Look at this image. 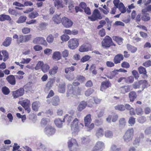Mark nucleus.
I'll return each mask as SVG.
<instances>
[{
    "label": "nucleus",
    "instance_id": "1",
    "mask_svg": "<svg viewBox=\"0 0 151 151\" xmlns=\"http://www.w3.org/2000/svg\"><path fill=\"white\" fill-rule=\"evenodd\" d=\"M80 125H81L82 127H83V124L79 123V120L77 118H75L70 124V127L72 133H77L80 130Z\"/></svg>",
    "mask_w": 151,
    "mask_h": 151
},
{
    "label": "nucleus",
    "instance_id": "2",
    "mask_svg": "<svg viewBox=\"0 0 151 151\" xmlns=\"http://www.w3.org/2000/svg\"><path fill=\"white\" fill-rule=\"evenodd\" d=\"M134 131L133 128L128 129L125 132L123 136L124 142H128L132 140L134 135Z\"/></svg>",
    "mask_w": 151,
    "mask_h": 151
},
{
    "label": "nucleus",
    "instance_id": "3",
    "mask_svg": "<svg viewBox=\"0 0 151 151\" xmlns=\"http://www.w3.org/2000/svg\"><path fill=\"white\" fill-rule=\"evenodd\" d=\"M101 44L102 46L106 47H109L111 45L115 46V45L113 43L112 39L108 36H106L105 37Z\"/></svg>",
    "mask_w": 151,
    "mask_h": 151
},
{
    "label": "nucleus",
    "instance_id": "4",
    "mask_svg": "<svg viewBox=\"0 0 151 151\" xmlns=\"http://www.w3.org/2000/svg\"><path fill=\"white\" fill-rule=\"evenodd\" d=\"M102 18L99 11L97 9H95L91 16L88 17V18L92 21H95L98 19H101Z\"/></svg>",
    "mask_w": 151,
    "mask_h": 151
},
{
    "label": "nucleus",
    "instance_id": "5",
    "mask_svg": "<svg viewBox=\"0 0 151 151\" xmlns=\"http://www.w3.org/2000/svg\"><path fill=\"white\" fill-rule=\"evenodd\" d=\"M78 45V41L76 38L71 39L68 42V46L69 48L72 50L77 48Z\"/></svg>",
    "mask_w": 151,
    "mask_h": 151
},
{
    "label": "nucleus",
    "instance_id": "6",
    "mask_svg": "<svg viewBox=\"0 0 151 151\" xmlns=\"http://www.w3.org/2000/svg\"><path fill=\"white\" fill-rule=\"evenodd\" d=\"M55 131V129L51 126H47L44 130V132L48 136L54 134Z\"/></svg>",
    "mask_w": 151,
    "mask_h": 151
},
{
    "label": "nucleus",
    "instance_id": "7",
    "mask_svg": "<svg viewBox=\"0 0 151 151\" xmlns=\"http://www.w3.org/2000/svg\"><path fill=\"white\" fill-rule=\"evenodd\" d=\"M62 22L63 25L66 28L70 27L73 24V22L65 17L62 18Z\"/></svg>",
    "mask_w": 151,
    "mask_h": 151
},
{
    "label": "nucleus",
    "instance_id": "8",
    "mask_svg": "<svg viewBox=\"0 0 151 151\" xmlns=\"http://www.w3.org/2000/svg\"><path fill=\"white\" fill-rule=\"evenodd\" d=\"M24 91L23 88H20L16 91L13 92V96L15 98H17L19 96H22L24 94Z\"/></svg>",
    "mask_w": 151,
    "mask_h": 151
},
{
    "label": "nucleus",
    "instance_id": "9",
    "mask_svg": "<svg viewBox=\"0 0 151 151\" xmlns=\"http://www.w3.org/2000/svg\"><path fill=\"white\" fill-rule=\"evenodd\" d=\"M33 42L35 44H40L47 46V43L45 39L42 37H37L34 40Z\"/></svg>",
    "mask_w": 151,
    "mask_h": 151
},
{
    "label": "nucleus",
    "instance_id": "10",
    "mask_svg": "<svg viewBox=\"0 0 151 151\" xmlns=\"http://www.w3.org/2000/svg\"><path fill=\"white\" fill-rule=\"evenodd\" d=\"M104 146V143L101 141H98L91 151H101L102 148Z\"/></svg>",
    "mask_w": 151,
    "mask_h": 151
},
{
    "label": "nucleus",
    "instance_id": "11",
    "mask_svg": "<svg viewBox=\"0 0 151 151\" xmlns=\"http://www.w3.org/2000/svg\"><path fill=\"white\" fill-rule=\"evenodd\" d=\"M111 83L109 81H103L101 83L100 90L104 91L105 89L111 86Z\"/></svg>",
    "mask_w": 151,
    "mask_h": 151
},
{
    "label": "nucleus",
    "instance_id": "12",
    "mask_svg": "<svg viewBox=\"0 0 151 151\" xmlns=\"http://www.w3.org/2000/svg\"><path fill=\"white\" fill-rule=\"evenodd\" d=\"M68 90L67 93V96L68 97L70 96L74 95L75 94L73 91V86L71 84H69L67 86Z\"/></svg>",
    "mask_w": 151,
    "mask_h": 151
},
{
    "label": "nucleus",
    "instance_id": "13",
    "mask_svg": "<svg viewBox=\"0 0 151 151\" xmlns=\"http://www.w3.org/2000/svg\"><path fill=\"white\" fill-rule=\"evenodd\" d=\"M123 59L124 57L123 55L121 54H119L115 56L113 61L115 64H117L120 63L121 61L123 60Z\"/></svg>",
    "mask_w": 151,
    "mask_h": 151
},
{
    "label": "nucleus",
    "instance_id": "14",
    "mask_svg": "<svg viewBox=\"0 0 151 151\" xmlns=\"http://www.w3.org/2000/svg\"><path fill=\"white\" fill-rule=\"evenodd\" d=\"M118 116L115 114H113L112 115H109L106 119V121L108 122H111V120L112 118V121L113 122H115L117 120L118 118Z\"/></svg>",
    "mask_w": 151,
    "mask_h": 151
},
{
    "label": "nucleus",
    "instance_id": "15",
    "mask_svg": "<svg viewBox=\"0 0 151 151\" xmlns=\"http://www.w3.org/2000/svg\"><path fill=\"white\" fill-rule=\"evenodd\" d=\"M6 80L11 84L13 85L15 84L16 80L14 76L13 75H10L7 77Z\"/></svg>",
    "mask_w": 151,
    "mask_h": 151
},
{
    "label": "nucleus",
    "instance_id": "16",
    "mask_svg": "<svg viewBox=\"0 0 151 151\" xmlns=\"http://www.w3.org/2000/svg\"><path fill=\"white\" fill-rule=\"evenodd\" d=\"M91 49L90 45L88 44H86L82 45L79 49L81 52L88 51Z\"/></svg>",
    "mask_w": 151,
    "mask_h": 151
},
{
    "label": "nucleus",
    "instance_id": "17",
    "mask_svg": "<svg viewBox=\"0 0 151 151\" xmlns=\"http://www.w3.org/2000/svg\"><path fill=\"white\" fill-rule=\"evenodd\" d=\"M104 134V130L103 128H98L96 133V136L98 138L102 137Z\"/></svg>",
    "mask_w": 151,
    "mask_h": 151
},
{
    "label": "nucleus",
    "instance_id": "18",
    "mask_svg": "<svg viewBox=\"0 0 151 151\" xmlns=\"http://www.w3.org/2000/svg\"><path fill=\"white\" fill-rule=\"evenodd\" d=\"M84 121L85 126H88V125L91 123V114H88L84 117Z\"/></svg>",
    "mask_w": 151,
    "mask_h": 151
},
{
    "label": "nucleus",
    "instance_id": "19",
    "mask_svg": "<svg viewBox=\"0 0 151 151\" xmlns=\"http://www.w3.org/2000/svg\"><path fill=\"white\" fill-rule=\"evenodd\" d=\"M54 1V5L57 9L60 7L63 8V6L62 4V0H52Z\"/></svg>",
    "mask_w": 151,
    "mask_h": 151
},
{
    "label": "nucleus",
    "instance_id": "20",
    "mask_svg": "<svg viewBox=\"0 0 151 151\" xmlns=\"http://www.w3.org/2000/svg\"><path fill=\"white\" fill-rule=\"evenodd\" d=\"M65 83L60 84L58 86V91L61 93H64L65 92Z\"/></svg>",
    "mask_w": 151,
    "mask_h": 151
},
{
    "label": "nucleus",
    "instance_id": "21",
    "mask_svg": "<svg viewBox=\"0 0 151 151\" xmlns=\"http://www.w3.org/2000/svg\"><path fill=\"white\" fill-rule=\"evenodd\" d=\"M11 19L10 17L8 15L2 14L0 15V21H4L5 20L10 21Z\"/></svg>",
    "mask_w": 151,
    "mask_h": 151
},
{
    "label": "nucleus",
    "instance_id": "22",
    "mask_svg": "<svg viewBox=\"0 0 151 151\" xmlns=\"http://www.w3.org/2000/svg\"><path fill=\"white\" fill-rule=\"evenodd\" d=\"M129 97L130 101L132 102L136 98L137 94L134 91H131L129 93Z\"/></svg>",
    "mask_w": 151,
    "mask_h": 151
},
{
    "label": "nucleus",
    "instance_id": "23",
    "mask_svg": "<svg viewBox=\"0 0 151 151\" xmlns=\"http://www.w3.org/2000/svg\"><path fill=\"white\" fill-rule=\"evenodd\" d=\"M54 122L55 125L58 127L61 128L62 127L63 120H62L59 118L55 120Z\"/></svg>",
    "mask_w": 151,
    "mask_h": 151
},
{
    "label": "nucleus",
    "instance_id": "24",
    "mask_svg": "<svg viewBox=\"0 0 151 151\" xmlns=\"http://www.w3.org/2000/svg\"><path fill=\"white\" fill-rule=\"evenodd\" d=\"M58 70V67L56 65H55L49 70V73L50 75H54L57 73Z\"/></svg>",
    "mask_w": 151,
    "mask_h": 151
},
{
    "label": "nucleus",
    "instance_id": "25",
    "mask_svg": "<svg viewBox=\"0 0 151 151\" xmlns=\"http://www.w3.org/2000/svg\"><path fill=\"white\" fill-rule=\"evenodd\" d=\"M53 20L56 24H59L62 22V19L60 15H54L52 18Z\"/></svg>",
    "mask_w": 151,
    "mask_h": 151
},
{
    "label": "nucleus",
    "instance_id": "26",
    "mask_svg": "<svg viewBox=\"0 0 151 151\" xmlns=\"http://www.w3.org/2000/svg\"><path fill=\"white\" fill-rule=\"evenodd\" d=\"M54 60H60L61 58L60 53L59 52H55L54 53L52 56Z\"/></svg>",
    "mask_w": 151,
    "mask_h": 151
},
{
    "label": "nucleus",
    "instance_id": "27",
    "mask_svg": "<svg viewBox=\"0 0 151 151\" xmlns=\"http://www.w3.org/2000/svg\"><path fill=\"white\" fill-rule=\"evenodd\" d=\"M12 40V39L11 38L7 37L3 42V45L4 46L8 47L11 44Z\"/></svg>",
    "mask_w": 151,
    "mask_h": 151
},
{
    "label": "nucleus",
    "instance_id": "28",
    "mask_svg": "<svg viewBox=\"0 0 151 151\" xmlns=\"http://www.w3.org/2000/svg\"><path fill=\"white\" fill-rule=\"evenodd\" d=\"M74 116L73 115H69L68 114L65 115L63 119V122H65V120L66 119L68 123H70L72 120H73Z\"/></svg>",
    "mask_w": 151,
    "mask_h": 151
},
{
    "label": "nucleus",
    "instance_id": "29",
    "mask_svg": "<svg viewBox=\"0 0 151 151\" xmlns=\"http://www.w3.org/2000/svg\"><path fill=\"white\" fill-rule=\"evenodd\" d=\"M130 87L131 86H129L122 87L120 89L121 92L122 93H125L129 92L130 89Z\"/></svg>",
    "mask_w": 151,
    "mask_h": 151
},
{
    "label": "nucleus",
    "instance_id": "30",
    "mask_svg": "<svg viewBox=\"0 0 151 151\" xmlns=\"http://www.w3.org/2000/svg\"><path fill=\"white\" fill-rule=\"evenodd\" d=\"M128 50L130 51L132 53L135 52L137 50V48L134 46H133L129 44H127V45Z\"/></svg>",
    "mask_w": 151,
    "mask_h": 151
},
{
    "label": "nucleus",
    "instance_id": "31",
    "mask_svg": "<svg viewBox=\"0 0 151 151\" xmlns=\"http://www.w3.org/2000/svg\"><path fill=\"white\" fill-rule=\"evenodd\" d=\"M113 133L111 131L108 130L106 131L104 133L105 136L107 138H111L113 136Z\"/></svg>",
    "mask_w": 151,
    "mask_h": 151
},
{
    "label": "nucleus",
    "instance_id": "32",
    "mask_svg": "<svg viewBox=\"0 0 151 151\" xmlns=\"http://www.w3.org/2000/svg\"><path fill=\"white\" fill-rule=\"evenodd\" d=\"M138 70L140 74H142L144 75H147L146 69L144 67L141 66L138 68Z\"/></svg>",
    "mask_w": 151,
    "mask_h": 151
},
{
    "label": "nucleus",
    "instance_id": "33",
    "mask_svg": "<svg viewBox=\"0 0 151 151\" xmlns=\"http://www.w3.org/2000/svg\"><path fill=\"white\" fill-rule=\"evenodd\" d=\"M113 40L116 41L119 45H121L122 43L123 39L121 37H119L116 36L113 37Z\"/></svg>",
    "mask_w": 151,
    "mask_h": 151
},
{
    "label": "nucleus",
    "instance_id": "34",
    "mask_svg": "<svg viewBox=\"0 0 151 151\" xmlns=\"http://www.w3.org/2000/svg\"><path fill=\"white\" fill-rule=\"evenodd\" d=\"M115 109L120 111H123L125 109V107L123 104H118L115 107Z\"/></svg>",
    "mask_w": 151,
    "mask_h": 151
},
{
    "label": "nucleus",
    "instance_id": "35",
    "mask_svg": "<svg viewBox=\"0 0 151 151\" xmlns=\"http://www.w3.org/2000/svg\"><path fill=\"white\" fill-rule=\"evenodd\" d=\"M141 82L142 80L135 82L133 85V88L135 89L139 88L141 86Z\"/></svg>",
    "mask_w": 151,
    "mask_h": 151
},
{
    "label": "nucleus",
    "instance_id": "36",
    "mask_svg": "<svg viewBox=\"0 0 151 151\" xmlns=\"http://www.w3.org/2000/svg\"><path fill=\"white\" fill-rule=\"evenodd\" d=\"M120 150V148L117 147V146L114 144H112L110 147V151H119Z\"/></svg>",
    "mask_w": 151,
    "mask_h": 151
},
{
    "label": "nucleus",
    "instance_id": "37",
    "mask_svg": "<svg viewBox=\"0 0 151 151\" xmlns=\"http://www.w3.org/2000/svg\"><path fill=\"white\" fill-rule=\"evenodd\" d=\"M27 19V17L24 16L20 17L18 20L16 21L18 23H21L24 22Z\"/></svg>",
    "mask_w": 151,
    "mask_h": 151
},
{
    "label": "nucleus",
    "instance_id": "38",
    "mask_svg": "<svg viewBox=\"0 0 151 151\" xmlns=\"http://www.w3.org/2000/svg\"><path fill=\"white\" fill-rule=\"evenodd\" d=\"M71 146L70 147H68L70 151H75L76 150L78 147V145L77 142Z\"/></svg>",
    "mask_w": 151,
    "mask_h": 151
},
{
    "label": "nucleus",
    "instance_id": "39",
    "mask_svg": "<svg viewBox=\"0 0 151 151\" xmlns=\"http://www.w3.org/2000/svg\"><path fill=\"white\" fill-rule=\"evenodd\" d=\"M39 16L38 13L36 12H33L29 15V17L31 19H34Z\"/></svg>",
    "mask_w": 151,
    "mask_h": 151
},
{
    "label": "nucleus",
    "instance_id": "40",
    "mask_svg": "<svg viewBox=\"0 0 151 151\" xmlns=\"http://www.w3.org/2000/svg\"><path fill=\"white\" fill-rule=\"evenodd\" d=\"M8 12L9 14L16 16H17V15L19 14L17 10L11 8H10L9 9Z\"/></svg>",
    "mask_w": 151,
    "mask_h": 151
},
{
    "label": "nucleus",
    "instance_id": "41",
    "mask_svg": "<svg viewBox=\"0 0 151 151\" xmlns=\"http://www.w3.org/2000/svg\"><path fill=\"white\" fill-rule=\"evenodd\" d=\"M50 120L48 118L43 119H42L41 124V126H44L50 122Z\"/></svg>",
    "mask_w": 151,
    "mask_h": 151
},
{
    "label": "nucleus",
    "instance_id": "42",
    "mask_svg": "<svg viewBox=\"0 0 151 151\" xmlns=\"http://www.w3.org/2000/svg\"><path fill=\"white\" fill-rule=\"evenodd\" d=\"M54 37L52 35H49L47 37L46 40L47 42L49 43H51L53 42Z\"/></svg>",
    "mask_w": 151,
    "mask_h": 151
},
{
    "label": "nucleus",
    "instance_id": "43",
    "mask_svg": "<svg viewBox=\"0 0 151 151\" xmlns=\"http://www.w3.org/2000/svg\"><path fill=\"white\" fill-rule=\"evenodd\" d=\"M93 92V89L91 88H90L88 89L85 92V95L86 96H88L92 94Z\"/></svg>",
    "mask_w": 151,
    "mask_h": 151
},
{
    "label": "nucleus",
    "instance_id": "44",
    "mask_svg": "<svg viewBox=\"0 0 151 151\" xmlns=\"http://www.w3.org/2000/svg\"><path fill=\"white\" fill-rule=\"evenodd\" d=\"M50 68L49 66L47 64H44L41 68L42 71L44 73H46L47 71Z\"/></svg>",
    "mask_w": 151,
    "mask_h": 151
},
{
    "label": "nucleus",
    "instance_id": "45",
    "mask_svg": "<svg viewBox=\"0 0 151 151\" xmlns=\"http://www.w3.org/2000/svg\"><path fill=\"white\" fill-rule=\"evenodd\" d=\"M141 18L143 21H147L150 19V17L148 14H145L142 15Z\"/></svg>",
    "mask_w": 151,
    "mask_h": 151
},
{
    "label": "nucleus",
    "instance_id": "46",
    "mask_svg": "<svg viewBox=\"0 0 151 151\" xmlns=\"http://www.w3.org/2000/svg\"><path fill=\"white\" fill-rule=\"evenodd\" d=\"M134 81V77L133 76H130L126 78L125 80V82L128 83H132Z\"/></svg>",
    "mask_w": 151,
    "mask_h": 151
},
{
    "label": "nucleus",
    "instance_id": "47",
    "mask_svg": "<svg viewBox=\"0 0 151 151\" xmlns=\"http://www.w3.org/2000/svg\"><path fill=\"white\" fill-rule=\"evenodd\" d=\"M44 64L43 62L41 61H39L37 64L35 69L36 70H38L40 68H42Z\"/></svg>",
    "mask_w": 151,
    "mask_h": 151
},
{
    "label": "nucleus",
    "instance_id": "48",
    "mask_svg": "<svg viewBox=\"0 0 151 151\" xmlns=\"http://www.w3.org/2000/svg\"><path fill=\"white\" fill-rule=\"evenodd\" d=\"M31 60V59L30 58H23L21 60L20 63L22 64H28L30 62Z\"/></svg>",
    "mask_w": 151,
    "mask_h": 151
},
{
    "label": "nucleus",
    "instance_id": "49",
    "mask_svg": "<svg viewBox=\"0 0 151 151\" xmlns=\"http://www.w3.org/2000/svg\"><path fill=\"white\" fill-rule=\"evenodd\" d=\"M25 41L24 36L21 35L19 36L18 39L17 40V42L19 44L23 42H25Z\"/></svg>",
    "mask_w": 151,
    "mask_h": 151
},
{
    "label": "nucleus",
    "instance_id": "50",
    "mask_svg": "<svg viewBox=\"0 0 151 151\" xmlns=\"http://www.w3.org/2000/svg\"><path fill=\"white\" fill-rule=\"evenodd\" d=\"M140 140L138 137H136L133 142V145L137 147L139 145Z\"/></svg>",
    "mask_w": 151,
    "mask_h": 151
},
{
    "label": "nucleus",
    "instance_id": "51",
    "mask_svg": "<svg viewBox=\"0 0 151 151\" xmlns=\"http://www.w3.org/2000/svg\"><path fill=\"white\" fill-rule=\"evenodd\" d=\"M2 91L5 95H8L10 92L9 89L6 86H4L2 88Z\"/></svg>",
    "mask_w": 151,
    "mask_h": 151
},
{
    "label": "nucleus",
    "instance_id": "52",
    "mask_svg": "<svg viewBox=\"0 0 151 151\" xmlns=\"http://www.w3.org/2000/svg\"><path fill=\"white\" fill-rule=\"evenodd\" d=\"M30 101L27 99H20L18 104H29Z\"/></svg>",
    "mask_w": 151,
    "mask_h": 151
},
{
    "label": "nucleus",
    "instance_id": "53",
    "mask_svg": "<svg viewBox=\"0 0 151 151\" xmlns=\"http://www.w3.org/2000/svg\"><path fill=\"white\" fill-rule=\"evenodd\" d=\"M75 70L74 67L73 66H71L69 68H67L65 69V72L66 73H70L74 71Z\"/></svg>",
    "mask_w": 151,
    "mask_h": 151
},
{
    "label": "nucleus",
    "instance_id": "54",
    "mask_svg": "<svg viewBox=\"0 0 151 151\" xmlns=\"http://www.w3.org/2000/svg\"><path fill=\"white\" fill-rule=\"evenodd\" d=\"M77 142L75 139H71L69 140L68 142V147H70L71 145H73Z\"/></svg>",
    "mask_w": 151,
    "mask_h": 151
},
{
    "label": "nucleus",
    "instance_id": "55",
    "mask_svg": "<svg viewBox=\"0 0 151 151\" xmlns=\"http://www.w3.org/2000/svg\"><path fill=\"white\" fill-rule=\"evenodd\" d=\"M52 102L54 104H57L60 102V99L58 96H55L52 98Z\"/></svg>",
    "mask_w": 151,
    "mask_h": 151
},
{
    "label": "nucleus",
    "instance_id": "56",
    "mask_svg": "<svg viewBox=\"0 0 151 151\" xmlns=\"http://www.w3.org/2000/svg\"><path fill=\"white\" fill-rule=\"evenodd\" d=\"M141 85L142 86V90L147 87V83L145 80H142Z\"/></svg>",
    "mask_w": 151,
    "mask_h": 151
},
{
    "label": "nucleus",
    "instance_id": "57",
    "mask_svg": "<svg viewBox=\"0 0 151 151\" xmlns=\"http://www.w3.org/2000/svg\"><path fill=\"white\" fill-rule=\"evenodd\" d=\"M135 122V118L132 117H130L128 123L131 126H133Z\"/></svg>",
    "mask_w": 151,
    "mask_h": 151
},
{
    "label": "nucleus",
    "instance_id": "58",
    "mask_svg": "<svg viewBox=\"0 0 151 151\" xmlns=\"http://www.w3.org/2000/svg\"><path fill=\"white\" fill-rule=\"evenodd\" d=\"M70 38L67 35H63L61 37V40L64 41H67Z\"/></svg>",
    "mask_w": 151,
    "mask_h": 151
},
{
    "label": "nucleus",
    "instance_id": "59",
    "mask_svg": "<svg viewBox=\"0 0 151 151\" xmlns=\"http://www.w3.org/2000/svg\"><path fill=\"white\" fill-rule=\"evenodd\" d=\"M143 66L147 68L151 66V61L148 60L146 61L142 64Z\"/></svg>",
    "mask_w": 151,
    "mask_h": 151
},
{
    "label": "nucleus",
    "instance_id": "60",
    "mask_svg": "<svg viewBox=\"0 0 151 151\" xmlns=\"http://www.w3.org/2000/svg\"><path fill=\"white\" fill-rule=\"evenodd\" d=\"M37 147L38 149L42 150H45L46 148L45 146L40 142L37 144Z\"/></svg>",
    "mask_w": 151,
    "mask_h": 151
},
{
    "label": "nucleus",
    "instance_id": "61",
    "mask_svg": "<svg viewBox=\"0 0 151 151\" xmlns=\"http://www.w3.org/2000/svg\"><path fill=\"white\" fill-rule=\"evenodd\" d=\"M90 58V57L88 55H85L81 59V61L82 62H86Z\"/></svg>",
    "mask_w": 151,
    "mask_h": 151
},
{
    "label": "nucleus",
    "instance_id": "62",
    "mask_svg": "<svg viewBox=\"0 0 151 151\" xmlns=\"http://www.w3.org/2000/svg\"><path fill=\"white\" fill-rule=\"evenodd\" d=\"M132 75L134 76L135 78L137 79L139 77V75L137 72L136 70H133L132 72Z\"/></svg>",
    "mask_w": 151,
    "mask_h": 151
},
{
    "label": "nucleus",
    "instance_id": "63",
    "mask_svg": "<svg viewBox=\"0 0 151 151\" xmlns=\"http://www.w3.org/2000/svg\"><path fill=\"white\" fill-rule=\"evenodd\" d=\"M66 78L70 81H72L74 79V77L73 75H67L65 76Z\"/></svg>",
    "mask_w": 151,
    "mask_h": 151
},
{
    "label": "nucleus",
    "instance_id": "64",
    "mask_svg": "<svg viewBox=\"0 0 151 151\" xmlns=\"http://www.w3.org/2000/svg\"><path fill=\"white\" fill-rule=\"evenodd\" d=\"M145 133L146 135H149L151 134V127L146 128L145 131Z\"/></svg>",
    "mask_w": 151,
    "mask_h": 151
}]
</instances>
